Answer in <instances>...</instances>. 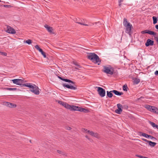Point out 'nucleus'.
I'll return each instance as SVG.
<instances>
[{
	"label": "nucleus",
	"mask_w": 158,
	"mask_h": 158,
	"mask_svg": "<svg viewBox=\"0 0 158 158\" xmlns=\"http://www.w3.org/2000/svg\"><path fill=\"white\" fill-rule=\"evenodd\" d=\"M123 25L125 27V32L128 34L130 37L131 36L132 32L131 29L132 28V25L128 22L126 18H124L123 23Z\"/></svg>",
	"instance_id": "1"
},
{
	"label": "nucleus",
	"mask_w": 158,
	"mask_h": 158,
	"mask_svg": "<svg viewBox=\"0 0 158 158\" xmlns=\"http://www.w3.org/2000/svg\"><path fill=\"white\" fill-rule=\"evenodd\" d=\"M24 85L29 87L31 89V91L35 94L39 95L40 94L39 88L36 85L30 83H27L25 84Z\"/></svg>",
	"instance_id": "2"
},
{
	"label": "nucleus",
	"mask_w": 158,
	"mask_h": 158,
	"mask_svg": "<svg viewBox=\"0 0 158 158\" xmlns=\"http://www.w3.org/2000/svg\"><path fill=\"white\" fill-rule=\"evenodd\" d=\"M88 58L92 62L98 63H100L101 61L98 56L94 53H90L88 56Z\"/></svg>",
	"instance_id": "3"
},
{
	"label": "nucleus",
	"mask_w": 158,
	"mask_h": 158,
	"mask_svg": "<svg viewBox=\"0 0 158 158\" xmlns=\"http://www.w3.org/2000/svg\"><path fill=\"white\" fill-rule=\"evenodd\" d=\"M88 58L92 62L98 63H100L101 61L98 56L94 53H90L88 56Z\"/></svg>",
	"instance_id": "4"
},
{
	"label": "nucleus",
	"mask_w": 158,
	"mask_h": 158,
	"mask_svg": "<svg viewBox=\"0 0 158 158\" xmlns=\"http://www.w3.org/2000/svg\"><path fill=\"white\" fill-rule=\"evenodd\" d=\"M103 71L107 74L112 75L114 72V68L110 65L104 66Z\"/></svg>",
	"instance_id": "5"
},
{
	"label": "nucleus",
	"mask_w": 158,
	"mask_h": 158,
	"mask_svg": "<svg viewBox=\"0 0 158 158\" xmlns=\"http://www.w3.org/2000/svg\"><path fill=\"white\" fill-rule=\"evenodd\" d=\"M141 33L142 34L148 33L150 35H153L156 39V41L158 43V38L156 37V33L154 32L150 31L148 30H146L141 31Z\"/></svg>",
	"instance_id": "6"
},
{
	"label": "nucleus",
	"mask_w": 158,
	"mask_h": 158,
	"mask_svg": "<svg viewBox=\"0 0 158 158\" xmlns=\"http://www.w3.org/2000/svg\"><path fill=\"white\" fill-rule=\"evenodd\" d=\"M98 91L99 95L102 97L105 96L106 94L105 90L101 87H98Z\"/></svg>",
	"instance_id": "7"
},
{
	"label": "nucleus",
	"mask_w": 158,
	"mask_h": 158,
	"mask_svg": "<svg viewBox=\"0 0 158 158\" xmlns=\"http://www.w3.org/2000/svg\"><path fill=\"white\" fill-rule=\"evenodd\" d=\"M13 83L19 85H21L23 83V80L22 79H14L12 80Z\"/></svg>",
	"instance_id": "8"
},
{
	"label": "nucleus",
	"mask_w": 158,
	"mask_h": 158,
	"mask_svg": "<svg viewBox=\"0 0 158 158\" xmlns=\"http://www.w3.org/2000/svg\"><path fill=\"white\" fill-rule=\"evenodd\" d=\"M73 20L76 23H77L79 24H81L82 25L86 26H91L92 25H94V24H95L96 25L97 24L98 25V24L100 25V24H101V23L100 22H97V23H93L91 24L88 25V24H83L82 23H81L80 22H78L77 19H73Z\"/></svg>",
	"instance_id": "9"
},
{
	"label": "nucleus",
	"mask_w": 158,
	"mask_h": 158,
	"mask_svg": "<svg viewBox=\"0 0 158 158\" xmlns=\"http://www.w3.org/2000/svg\"><path fill=\"white\" fill-rule=\"evenodd\" d=\"M63 86L64 87L70 89L72 90H76L77 89V87L72 85L71 84H68L65 83L62 84Z\"/></svg>",
	"instance_id": "10"
},
{
	"label": "nucleus",
	"mask_w": 158,
	"mask_h": 158,
	"mask_svg": "<svg viewBox=\"0 0 158 158\" xmlns=\"http://www.w3.org/2000/svg\"><path fill=\"white\" fill-rule=\"evenodd\" d=\"M74 111H78L84 113H86L88 112V110H87L76 106H75Z\"/></svg>",
	"instance_id": "11"
},
{
	"label": "nucleus",
	"mask_w": 158,
	"mask_h": 158,
	"mask_svg": "<svg viewBox=\"0 0 158 158\" xmlns=\"http://www.w3.org/2000/svg\"><path fill=\"white\" fill-rule=\"evenodd\" d=\"M6 32L7 33L12 34H15L16 33V31L14 28L9 26L7 27Z\"/></svg>",
	"instance_id": "12"
},
{
	"label": "nucleus",
	"mask_w": 158,
	"mask_h": 158,
	"mask_svg": "<svg viewBox=\"0 0 158 158\" xmlns=\"http://www.w3.org/2000/svg\"><path fill=\"white\" fill-rule=\"evenodd\" d=\"M118 109L115 110V112L118 114H120L122 111V105L120 103L117 104Z\"/></svg>",
	"instance_id": "13"
},
{
	"label": "nucleus",
	"mask_w": 158,
	"mask_h": 158,
	"mask_svg": "<svg viewBox=\"0 0 158 158\" xmlns=\"http://www.w3.org/2000/svg\"><path fill=\"white\" fill-rule=\"evenodd\" d=\"M75 106L70 105L67 103L65 106V108L74 111Z\"/></svg>",
	"instance_id": "14"
},
{
	"label": "nucleus",
	"mask_w": 158,
	"mask_h": 158,
	"mask_svg": "<svg viewBox=\"0 0 158 158\" xmlns=\"http://www.w3.org/2000/svg\"><path fill=\"white\" fill-rule=\"evenodd\" d=\"M88 133L90 135L95 138H98L99 137L98 134L97 133H94L92 131H89Z\"/></svg>",
	"instance_id": "15"
},
{
	"label": "nucleus",
	"mask_w": 158,
	"mask_h": 158,
	"mask_svg": "<svg viewBox=\"0 0 158 158\" xmlns=\"http://www.w3.org/2000/svg\"><path fill=\"white\" fill-rule=\"evenodd\" d=\"M154 43V41L150 39H148L147 42L145 43V46L146 47H148L150 45H153Z\"/></svg>",
	"instance_id": "16"
},
{
	"label": "nucleus",
	"mask_w": 158,
	"mask_h": 158,
	"mask_svg": "<svg viewBox=\"0 0 158 158\" xmlns=\"http://www.w3.org/2000/svg\"><path fill=\"white\" fill-rule=\"evenodd\" d=\"M5 105L7 107L10 108L15 107L16 106L15 104L9 102H6Z\"/></svg>",
	"instance_id": "17"
},
{
	"label": "nucleus",
	"mask_w": 158,
	"mask_h": 158,
	"mask_svg": "<svg viewBox=\"0 0 158 158\" xmlns=\"http://www.w3.org/2000/svg\"><path fill=\"white\" fill-rule=\"evenodd\" d=\"M44 27L49 32H52L53 29L52 27L47 25H45Z\"/></svg>",
	"instance_id": "18"
},
{
	"label": "nucleus",
	"mask_w": 158,
	"mask_h": 158,
	"mask_svg": "<svg viewBox=\"0 0 158 158\" xmlns=\"http://www.w3.org/2000/svg\"><path fill=\"white\" fill-rule=\"evenodd\" d=\"M112 91L113 93H114L116 95H117L120 96V95L123 94V93L119 92V91H118L116 90H112Z\"/></svg>",
	"instance_id": "19"
},
{
	"label": "nucleus",
	"mask_w": 158,
	"mask_h": 158,
	"mask_svg": "<svg viewBox=\"0 0 158 158\" xmlns=\"http://www.w3.org/2000/svg\"><path fill=\"white\" fill-rule=\"evenodd\" d=\"M140 81V80L137 78H135L133 79V83L135 84H138Z\"/></svg>",
	"instance_id": "20"
},
{
	"label": "nucleus",
	"mask_w": 158,
	"mask_h": 158,
	"mask_svg": "<svg viewBox=\"0 0 158 158\" xmlns=\"http://www.w3.org/2000/svg\"><path fill=\"white\" fill-rule=\"evenodd\" d=\"M113 92L112 91V90H111L110 91H107L106 93H107V96L109 97V98H111L113 96V94L112 93Z\"/></svg>",
	"instance_id": "21"
},
{
	"label": "nucleus",
	"mask_w": 158,
	"mask_h": 158,
	"mask_svg": "<svg viewBox=\"0 0 158 158\" xmlns=\"http://www.w3.org/2000/svg\"><path fill=\"white\" fill-rule=\"evenodd\" d=\"M148 142V143L149 144L150 146L152 147H154L156 145V143L152 142L151 141H149Z\"/></svg>",
	"instance_id": "22"
},
{
	"label": "nucleus",
	"mask_w": 158,
	"mask_h": 158,
	"mask_svg": "<svg viewBox=\"0 0 158 158\" xmlns=\"http://www.w3.org/2000/svg\"><path fill=\"white\" fill-rule=\"evenodd\" d=\"M140 134H141V135L146 138H149V137H151L150 135H149L145 133L140 132Z\"/></svg>",
	"instance_id": "23"
},
{
	"label": "nucleus",
	"mask_w": 158,
	"mask_h": 158,
	"mask_svg": "<svg viewBox=\"0 0 158 158\" xmlns=\"http://www.w3.org/2000/svg\"><path fill=\"white\" fill-rule=\"evenodd\" d=\"M145 107L149 111H151L152 108H154V106H151L148 105H146L145 106Z\"/></svg>",
	"instance_id": "24"
},
{
	"label": "nucleus",
	"mask_w": 158,
	"mask_h": 158,
	"mask_svg": "<svg viewBox=\"0 0 158 158\" xmlns=\"http://www.w3.org/2000/svg\"><path fill=\"white\" fill-rule=\"evenodd\" d=\"M149 123L152 127H156L157 129H158V126L157 125H156L153 122L151 121L149 122Z\"/></svg>",
	"instance_id": "25"
},
{
	"label": "nucleus",
	"mask_w": 158,
	"mask_h": 158,
	"mask_svg": "<svg viewBox=\"0 0 158 158\" xmlns=\"http://www.w3.org/2000/svg\"><path fill=\"white\" fill-rule=\"evenodd\" d=\"M35 48L40 52L43 51L39 47V45H38L35 46Z\"/></svg>",
	"instance_id": "26"
},
{
	"label": "nucleus",
	"mask_w": 158,
	"mask_h": 158,
	"mask_svg": "<svg viewBox=\"0 0 158 158\" xmlns=\"http://www.w3.org/2000/svg\"><path fill=\"white\" fill-rule=\"evenodd\" d=\"M6 90L10 91H14L16 89V88H6L4 89Z\"/></svg>",
	"instance_id": "27"
},
{
	"label": "nucleus",
	"mask_w": 158,
	"mask_h": 158,
	"mask_svg": "<svg viewBox=\"0 0 158 158\" xmlns=\"http://www.w3.org/2000/svg\"><path fill=\"white\" fill-rule=\"evenodd\" d=\"M153 20V23L154 24H155L157 23V19L156 17L153 16L152 17Z\"/></svg>",
	"instance_id": "28"
},
{
	"label": "nucleus",
	"mask_w": 158,
	"mask_h": 158,
	"mask_svg": "<svg viewBox=\"0 0 158 158\" xmlns=\"http://www.w3.org/2000/svg\"><path fill=\"white\" fill-rule=\"evenodd\" d=\"M123 90L124 91H127V89L128 88V87H127V85H126V84L124 85L123 86Z\"/></svg>",
	"instance_id": "29"
},
{
	"label": "nucleus",
	"mask_w": 158,
	"mask_h": 158,
	"mask_svg": "<svg viewBox=\"0 0 158 158\" xmlns=\"http://www.w3.org/2000/svg\"><path fill=\"white\" fill-rule=\"evenodd\" d=\"M24 43H26L28 44H30L32 43V41L30 40H28L26 41H24Z\"/></svg>",
	"instance_id": "30"
},
{
	"label": "nucleus",
	"mask_w": 158,
	"mask_h": 158,
	"mask_svg": "<svg viewBox=\"0 0 158 158\" xmlns=\"http://www.w3.org/2000/svg\"><path fill=\"white\" fill-rule=\"evenodd\" d=\"M59 103L60 104L62 105V106H63L64 107H65L66 104H67V103H66V102H61V101L59 102Z\"/></svg>",
	"instance_id": "31"
},
{
	"label": "nucleus",
	"mask_w": 158,
	"mask_h": 158,
	"mask_svg": "<svg viewBox=\"0 0 158 158\" xmlns=\"http://www.w3.org/2000/svg\"><path fill=\"white\" fill-rule=\"evenodd\" d=\"M64 81L67 82L71 83L73 84L74 83V82L68 79H65L64 80Z\"/></svg>",
	"instance_id": "32"
},
{
	"label": "nucleus",
	"mask_w": 158,
	"mask_h": 158,
	"mask_svg": "<svg viewBox=\"0 0 158 158\" xmlns=\"http://www.w3.org/2000/svg\"><path fill=\"white\" fill-rule=\"evenodd\" d=\"M122 109L127 110L128 109V107L127 105H125L122 106Z\"/></svg>",
	"instance_id": "33"
},
{
	"label": "nucleus",
	"mask_w": 158,
	"mask_h": 158,
	"mask_svg": "<svg viewBox=\"0 0 158 158\" xmlns=\"http://www.w3.org/2000/svg\"><path fill=\"white\" fill-rule=\"evenodd\" d=\"M89 130H88L87 129L85 128H83L82 130V131L85 133H88V131Z\"/></svg>",
	"instance_id": "34"
},
{
	"label": "nucleus",
	"mask_w": 158,
	"mask_h": 158,
	"mask_svg": "<svg viewBox=\"0 0 158 158\" xmlns=\"http://www.w3.org/2000/svg\"><path fill=\"white\" fill-rule=\"evenodd\" d=\"M41 53V54L44 56V57H46V56L45 52H44L43 51Z\"/></svg>",
	"instance_id": "35"
},
{
	"label": "nucleus",
	"mask_w": 158,
	"mask_h": 158,
	"mask_svg": "<svg viewBox=\"0 0 158 158\" xmlns=\"http://www.w3.org/2000/svg\"><path fill=\"white\" fill-rule=\"evenodd\" d=\"M152 112L156 113V108L154 107V108H152L151 109V111Z\"/></svg>",
	"instance_id": "36"
},
{
	"label": "nucleus",
	"mask_w": 158,
	"mask_h": 158,
	"mask_svg": "<svg viewBox=\"0 0 158 158\" xmlns=\"http://www.w3.org/2000/svg\"><path fill=\"white\" fill-rule=\"evenodd\" d=\"M136 156H137L139 158H148V157H146L143 156H141L140 155H136Z\"/></svg>",
	"instance_id": "37"
},
{
	"label": "nucleus",
	"mask_w": 158,
	"mask_h": 158,
	"mask_svg": "<svg viewBox=\"0 0 158 158\" xmlns=\"http://www.w3.org/2000/svg\"><path fill=\"white\" fill-rule=\"evenodd\" d=\"M74 64L76 65L77 68H81V66L79 65V64H77V63H74Z\"/></svg>",
	"instance_id": "38"
},
{
	"label": "nucleus",
	"mask_w": 158,
	"mask_h": 158,
	"mask_svg": "<svg viewBox=\"0 0 158 158\" xmlns=\"http://www.w3.org/2000/svg\"><path fill=\"white\" fill-rule=\"evenodd\" d=\"M123 1V0H118L119 6H121V2Z\"/></svg>",
	"instance_id": "39"
},
{
	"label": "nucleus",
	"mask_w": 158,
	"mask_h": 158,
	"mask_svg": "<svg viewBox=\"0 0 158 158\" xmlns=\"http://www.w3.org/2000/svg\"><path fill=\"white\" fill-rule=\"evenodd\" d=\"M4 7H7L9 8L11 7L10 5H4Z\"/></svg>",
	"instance_id": "40"
},
{
	"label": "nucleus",
	"mask_w": 158,
	"mask_h": 158,
	"mask_svg": "<svg viewBox=\"0 0 158 158\" xmlns=\"http://www.w3.org/2000/svg\"><path fill=\"white\" fill-rule=\"evenodd\" d=\"M142 140L145 141V142H147L148 143V142L149 141V140H147V139H142Z\"/></svg>",
	"instance_id": "41"
},
{
	"label": "nucleus",
	"mask_w": 158,
	"mask_h": 158,
	"mask_svg": "<svg viewBox=\"0 0 158 158\" xmlns=\"http://www.w3.org/2000/svg\"><path fill=\"white\" fill-rule=\"evenodd\" d=\"M57 152L58 153L60 154H62V152L60 150H57Z\"/></svg>",
	"instance_id": "42"
},
{
	"label": "nucleus",
	"mask_w": 158,
	"mask_h": 158,
	"mask_svg": "<svg viewBox=\"0 0 158 158\" xmlns=\"http://www.w3.org/2000/svg\"><path fill=\"white\" fill-rule=\"evenodd\" d=\"M156 75H158V70H156L155 73Z\"/></svg>",
	"instance_id": "43"
},
{
	"label": "nucleus",
	"mask_w": 158,
	"mask_h": 158,
	"mask_svg": "<svg viewBox=\"0 0 158 158\" xmlns=\"http://www.w3.org/2000/svg\"><path fill=\"white\" fill-rule=\"evenodd\" d=\"M71 129V128L70 127H67V129L68 130H70Z\"/></svg>",
	"instance_id": "44"
},
{
	"label": "nucleus",
	"mask_w": 158,
	"mask_h": 158,
	"mask_svg": "<svg viewBox=\"0 0 158 158\" xmlns=\"http://www.w3.org/2000/svg\"><path fill=\"white\" fill-rule=\"evenodd\" d=\"M156 28L158 30V24L156 25L155 26Z\"/></svg>",
	"instance_id": "45"
},
{
	"label": "nucleus",
	"mask_w": 158,
	"mask_h": 158,
	"mask_svg": "<svg viewBox=\"0 0 158 158\" xmlns=\"http://www.w3.org/2000/svg\"><path fill=\"white\" fill-rule=\"evenodd\" d=\"M3 53V55L5 56H6V55H7L6 53L5 52H3V53Z\"/></svg>",
	"instance_id": "46"
},
{
	"label": "nucleus",
	"mask_w": 158,
	"mask_h": 158,
	"mask_svg": "<svg viewBox=\"0 0 158 158\" xmlns=\"http://www.w3.org/2000/svg\"><path fill=\"white\" fill-rule=\"evenodd\" d=\"M151 137H149V138H150L151 139H153V138H154V137H153L151 135Z\"/></svg>",
	"instance_id": "47"
},
{
	"label": "nucleus",
	"mask_w": 158,
	"mask_h": 158,
	"mask_svg": "<svg viewBox=\"0 0 158 158\" xmlns=\"http://www.w3.org/2000/svg\"><path fill=\"white\" fill-rule=\"evenodd\" d=\"M64 79H64L62 77V78H61V79L60 80L64 81Z\"/></svg>",
	"instance_id": "48"
},
{
	"label": "nucleus",
	"mask_w": 158,
	"mask_h": 158,
	"mask_svg": "<svg viewBox=\"0 0 158 158\" xmlns=\"http://www.w3.org/2000/svg\"><path fill=\"white\" fill-rule=\"evenodd\" d=\"M58 77L59 79H61V78H62V77H60V76H58Z\"/></svg>",
	"instance_id": "49"
},
{
	"label": "nucleus",
	"mask_w": 158,
	"mask_h": 158,
	"mask_svg": "<svg viewBox=\"0 0 158 158\" xmlns=\"http://www.w3.org/2000/svg\"><path fill=\"white\" fill-rule=\"evenodd\" d=\"M85 137L86 138L89 139V138H88V136H85Z\"/></svg>",
	"instance_id": "50"
},
{
	"label": "nucleus",
	"mask_w": 158,
	"mask_h": 158,
	"mask_svg": "<svg viewBox=\"0 0 158 158\" xmlns=\"http://www.w3.org/2000/svg\"><path fill=\"white\" fill-rule=\"evenodd\" d=\"M30 142H31V140H30Z\"/></svg>",
	"instance_id": "51"
},
{
	"label": "nucleus",
	"mask_w": 158,
	"mask_h": 158,
	"mask_svg": "<svg viewBox=\"0 0 158 158\" xmlns=\"http://www.w3.org/2000/svg\"><path fill=\"white\" fill-rule=\"evenodd\" d=\"M1 1V0H0V2Z\"/></svg>",
	"instance_id": "52"
}]
</instances>
